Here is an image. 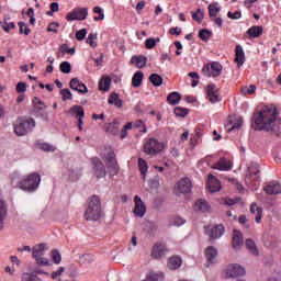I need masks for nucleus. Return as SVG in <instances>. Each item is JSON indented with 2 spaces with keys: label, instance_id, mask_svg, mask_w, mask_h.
Here are the masks:
<instances>
[{
  "label": "nucleus",
  "instance_id": "nucleus-1",
  "mask_svg": "<svg viewBox=\"0 0 281 281\" xmlns=\"http://www.w3.org/2000/svg\"><path fill=\"white\" fill-rule=\"evenodd\" d=\"M255 124L259 131L281 135L280 111H278L276 105L263 106L260 112L255 115Z\"/></svg>",
  "mask_w": 281,
  "mask_h": 281
},
{
  "label": "nucleus",
  "instance_id": "nucleus-2",
  "mask_svg": "<svg viewBox=\"0 0 281 281\" xmlns=\"http://www.w3.org/2000/svg\"><path fill=\"white\" fill-rule=\"evenodd\" d=\"M102 216V202L100 201V196L92 195L88 200V206L85 212L86 221H100Z\"/></svg>",
  "mask_w": 281,
  "mask_h": 281
},
{
  "label": "nucleus",
  "instance_id": "nucleus-3",
  "mask_svg": "<svg viewBox=\"0 0 281 281\" xmlns=\"http://www.w3.org/2000/svg\"><path fill=\"white\" fill-rule=\"evenodd\" d=\"M18 186L20 190H23V192L32 194V192H36V190H38V186H41V176L38 173L24 176L21 178Z\"/></svg>",
  "mask_w": 281,
  "mask_h": 281
},
{
  "label": "nucleus",
  "instance_id": "nucleus-4",
  "mask_svg": "<svg viewBox=\"0 0 281 281\" xmlns=\"http://www.w3.org/2000/svg\"><path fill=\"white\" fill-rule=\"evenodd\" d=\"M34 126H36V122L34 121V119H19L14 124V133L19 137H23V135H27V133H30V131H32Z\"/></svg>",
  "mask_w": 281,
  "mask_h": 281
},
{
  "label": "nucleus",
  "instance_id": "nucleus-5",
  "mask_svg": "<svg viewBox=\"0 0 281 281\" xmlns=\"http://www.w3.org/2000/svg\"><path fill=\"white\" fill-rule=\"evenodd\" d=\"M164 150V143L157 138H146L144 142V153L146 155H157Z\"/></svg>",
  "mask_w": 281,
  "mask_h": 281
},
{
  "label": "nucleus",
  "instance_id": "nucleus-6",
  "mask_svg": "<svg viewBox=\"0 0 281 281\" xmlns=\"http://www.w3.org/2000/svg\"><path fill=\"white\" fill-rule=\"evenodd\" d=\"M222 72H223V66L217 61L206 64L202 68V74L206 78H212V77L216 78V77L221 76Z\"/></svg>",
  "mask_w": 281,
  "mask_h": 281
},
{
  "label": "nucleus",
  "instance_id": "nucleus-7",
  "mask_svg": "<svg viewBox=\"0 0 281 281\" xmlns=\"http://www.w3.org/2000/svg\"><path fill=\"white\" fill-rule=\"evenodd\" d=\"M246 181L247 183H251V181H260V166L258 165V162H251L248 166L246 172Z\"/></svg>",
  "mask_w": 281,
  "mask_h": 281
},
{
  "label": "nucleus",
  "instance_id": "nucleus-8",
  "mask_svg": "<svg viewBox=\"0 0 281 281\" xmlns=\"http://www.w3.org/2000/svg\"><path fill=\"white\" fill-rule=\"evenodd\" d=\"M190 192H192V181H190L189 178L180 179L175 187L177 196H179V194H190Z\"/></svg>",
  "mask_w": 281,
  "mask_h": 281
},
{
  "label": "nucleus",
  "instance_id": "nucleus-9",
  "mask_svg": "<svg viewBox=\"0 0 281 281\" xmlns=\"http://www.w3.org/2000/svg\"><path fill=\"white\" fill-rule=\"evenodd\" d=\"M206 98L211 104H216V102H221V91L218 87L214 83H210L205 88Z\"/></svg>",
  "mask_w": 281,
  "mask_h": 281
},
{
  "label": "nucleus",
  "instance_id": "nucleus-10",
  "mask_svg": "<svg viewBox=\"0 0 281 281\" xmlns=\"http://www.w3.org/2000/svg\"><path fill=\"white\" fill-rule=\"evenodd\" d=\"M89 16V9L78 8L67 14V21H85Z\"/></svg>",
  "mask_w": 281,
  "mask_h": 281
},
{
  "label": "nucleus",
  "instance_id": "nucleus-11",
  "mask_svg": "<svg viewBox=\"0 0 281 281\" xmlns=\"http://www.w3.org/2000/svg\"><path fill=\"white\" fill-rule=\"evenodd\" d=\"M246 271L240 265L231 263L225 269V278H238V276H245Z\"/></svg>",
  "mask_w": 281,
  "mask_h": 281
},
{
  "label": "nucleus",
  "instance_id": "nucleus-12",
  "mask_svg": "<svg viewBox=\"0 0 281 281\" xmlns=\"http://www.w3.org/2000/svg\"><path fill=\"white\" fill-rule=\"evenodd\" d=\"M105 162L110 175L112 177H115V175H117V160H115V153H108V155L105 156Z\"/></svg>",
  "mask_w": 281,
  "mask_h": 281
},
{
  "label": "nucleus",
  "instance_id": "nucleus-13",
  "mask_svg": "<svg viewBox=\"0 0 281 281\" xmlns=\"http://www.w3.org/2000/svg\"><path fill=\"white\" fill-rule=\"evenodd\" d=\"M32 256L34 260H36V263L42 267H48L49 259L43 257L45 256V248H35L33 249Z\"/></svg>",
  "mask_w": 281,
  "mask_h": 281
},
{
  "label": "nucleus",
  "instance_id": "nucleus-14",
  "mask_svg": "<svg viewBox=\"0 0 281 281\" xmlns=\"http://www.w3.org/2000/svg\"><path fill=\"white\" fill-rule=\"evenodd\" d=\"M134 203V215L138 218H144V215L146 214V204H144L139 195H135Z\"/></svg>",
  "mask_w": 281,
  "mask_h": 281
},
{
  "label": "nucleus",
  "instance_id": "nucleus-15",
  "mask_svg": "<svg viewBox=\"0 0 281 281\" xmlns=\"http://www.w3.org/2000/svg\"><path fill=\"white\" fill-rule=\"evenodd\" d=\"M213 170H221L224 172H227L232 170V160L222 157L217 162H215L213 166H211Z\"/></svg>",
  "mask_w": 281,
  "mask_h": 281
},
{
  "label": "nucleus",
  "instance_id": "nucleus-16",
  "mask_svg": "<svg viewBox=\"0 0 281 281\" xmlns=\"http://www.w3.org/2000/svg\"><path fill=\"white\" fill-rule=\"evenodd\" d=\"M263 192H266V194H269V195L281 194V183L278 181L268 182L263 187Z\"/></svg>",
  "mask_w": 281,
  "mask_h": 281
},
{
  "label": "nucleus",
  "instance_id": "nucleus-17",
  "mask_svg": "<svg viewBox=\"0 0 281 281\" xmlns=\"http://www.w3.org/2000/svg\"><path fill=\"white\" fill-rule=\"evenodd\" d=\"M243 126V117L240 116H233L228 120V123L225 125L226 131H238Z\"/></svg>",
  "mask_w": 281,
  "mask_h": 281
},
{
  "label": "nucleus",
  "instance_id": "nucleus-18",
  "mask_svg": "<svg viewBox=\"0 0 281 281\" xmlns=\"http://www.w3.org/2000/svg\"><path fill=\"white\" fill-rule=\"evenodd\" d=\"M92 164L94 166V175L98 177V179H102V177L106 176V169L102 161H100L98 158H93Z\"/></svg>",
  "mask_w": 281,
  "mask_h": 281
},
{
  "label": "nucleus",
  "instance_id": "nucleus-19",
  "mask_svg": "<svg viewBox=\"0 0 281 281\" xmlns=\"http://www.w3.org/2000/svg\"><path fill=\"white\" fill-rule=\"evenodd\" d=\"M170 254V250L168 248L164 247H154L151 249V258L154 260H161V258H166Z\"/></svg>",
  "mask_w": 281,
  "mask_h": 281
},
{
  "label": "nucleus",
  "instance_id": "nucleus-20",
  "mask_svg": "<svg viewBox=\"0 0 281 281\" xmlns=\"http://www.w3.org/2000/svg\"><path fill=\"white\" fill-rule=\"evenodd\" d=\"M70 89L78 91V93H89V89L85 83L80 82L78 78H72L70 80Z\"/></svg>",
  "mask_w": 281,
  "mask_h": 281
},
{
  "label": "nucleus",
  "instance_id": "nucleus-21",
  "mask_svg": "<svg viewBox=\"0 0 281 281\" xmlns=\"http://www.w3.org/2000/svg\"><path fill=\"white\" fill-rule=\"evenodd\" d=\"M207 188L210 192H220L221 181L213 175H210L207 179Z\"/></svg>",
  "mask_w": 281,
  "mask_h": 281
},
{
  "label": "nucleus",
  "instance_id": "nucleus-22",
  "mask_svg": "<svg viewBox=\"0 0 281 281\" xmlns=\"http://www.w3.org/2000/svg\"><path fill=\"white\" fill-rule=\"evenodd\" d=\"M204 256L210 265H214V262H216V258H218V250H216L215 247H209L205 249Z\"/></svg>",
  "mask_w": 281,
  "mask_h": 281
},
{
  "label": "nucleus",
  "instance_id": "nucleus-23",
  "mask_svg": "<svg viewBox=\"0 0 281 281\" xmlns=\"http://www.w3.org/2000/svg\"><path fill=\"white\" fill-rule=\"evenodd\" d=\"M225 234V226H223L222 224H218L216 226H214L210 232H209V236L210 238H212L213 240L216 238H221V236H223Z\"/></svg>",
  "mask_w": 281,
  "mask_h": 281
},
{
  "label": "nucleus",
  "instance_id": "nucleus-24",
  "mask_svg": "<svg viewBox=\"0 0 281 281\" xmlns=\"http://www.w3.org/2000/svg\"><path fill=\"white\" fill-rule=\"evenodd\" d=\"M33 104L37 115H40L41 117H45L44 113L45 109H47V105H45V103H43V101H41V99L36 97L33 99Z\"/></svg>",
  "mask_w": 281,
  "mask_h": 281
},
{
  "label": "nucleus",
  "instance_id": "nucleus-25",
  "mask_svg": "<svg viewBox=\"0 0 281 281\" xmlns=\"http://www.w3.org/2000/svg\"><path fill=\"white\" fill-rule=\"evenodd\" d=\"M132 65H135L137 69H143V67H146V63H148V58L146 56H133L131 59Z\"/></svg>",
  "mask_w": 281,
  "mask_h": 281
},
{
  "label": "nucleus",
  "instance_id": "nucleus-26",
  "mask_svg": "<svg viewBox=\"0 0 281 281\" xmlns=\"http://www.w3.org/2000/svg\"><path fill=\"white\" fill-rule=\"evenodd\" d=\"M235 56L238 67H243V65H245V50H243V46H236Z\"/></svg>",
  "mask_w": 281,
  "mask_h": 281
},
{
  "label": "nucleus",
  "instance_id": "nucleus-27",
  "mask_svg": "<svg viewBox=\"0 0 281 281\" xmlns=\"http://www.w3.org/2000/svg\"><path fill=\"white\" fill-rule=\"evenodd\" d=\"M250 214H255V221L256 223H261L262 221V209L260 206H258V204H256V202H254L250 205Z\"/></svg>",
  "mask_w": 281,
  "mask_h": 281
},
{
  "label": "nucleus",
  "instance_id": "nucleus-28",
  "mask_svg": "<svg viewBox=\"0 0 281 281\" xmlns=\"http://www.w3.org/2000/svg\"><path fill=\"white\" fill-rule=\"evenodd\" d=\"M5 216H8V204L5 201L0 200V229H3V222L5 221Z\"/></svg>",
  "mask_w": 281,
  "mask_h": 281
},
{
  "label": "nucleus",
  "instance_id": "nucleus-29",
  "mask_svg": "<svg viewBox=\"0 0 281 281\" xmlns=\"http://www.w3.org/2000/svg\"><path fill=\"white\" fill-rule=\"evenodd\" d=\"M117 121L106 123L104 125L105 133H109V135H117L120 133V127L117 126Z\"/></svg>",
  "mask_w": 281,
  "mask_h": 281
},
{
  "label": "nucleus",
  "instance_id": "nucleus-30",
  "mask_svg": "<svg viewBox=\"0 0 281 281\" xmlns=\"http://www.w3.org/2000/svg\"><path fill=\"white\" fill-rule=\"evenodd\" d=\"M109 104H113L116 109H122L123 102L120 99V94L112 92L108 99Z\"/></svg>",
  "mask_w": 281,
  "mask_h": 281
},
{
  "label": "nucleus",
  "instance_id": "nucleus-31",
  "mask_svg": "<svg viewBox=\"0 0 281 281\" xmlns=\"http://www.w3.org/2000/svg\"><path fill=\"white\" fill-rule=\"evenodd\" d=\"M181 265H182L181 257L173 256L168 260L167 267L168 269L175 270V269H179Z\"/></svg>",
  "mask_w": 281,
  "mask_h": 281
},
{
  "label": "nucleus",
  "instance_id": "nucleus-32",
  "mask_svg": "<svg viewBox=\"0 0 281 281\" xmlns=\"http://www.w3.org/2000/svg\"><path fill=\"white\" fill-rule=\"evenodd\" d=\"M244 238L240 231H233V247H243Z\"/></svg>",
  "mask_w": 281,
  "mask_h": 281
},
{
  "label": "nucleus",
  "instance_id": "nucleus-33",
  "mask_svg": "<svg viewBox=\"0 0 281 281\" xmlns=\"http://www.w3.org/2000/svg\"><path fill=\"white\" fill-rule=\"evenodd\" d=\"M144 80V72L136 71L132 78V87H142V81Z\"/></svg>",
  "mask_w": 281,
  "mask_h": 281
},
{
  "label": "nucleus",
  "instance_id": "nucleus-34",
  "mask_svg": "<svg viewBox=\"0 0 281 281\" xmlns=\"http://www.w3.org/2000/svg\"><path fill=\"white\" fill-rule=\"evenodd\" d=\"M167 102L172 106H175V104H179V102H181V94H179V92H171L167 97Z\"/></svg>",
  "mask_w": 281,
  "mask_h": 281
},
{
  "label": "nucleus",
  "instance_id": "nucleus-35",
  "mask_svg": "<svg viewBox=\"0 0 281 281\" xmlns=\"http://www.w3.org/2000/svg\"><path fill=\"white\" fill-rule=\"evenodd\" d=\"M247 34L250 36V38H258V36L262 35V26H251L247 31Z\"/></svg>",
  "mask_w": 281,
  "mask_h": 281
},
{
  "label": "nucleus",
  "instance_id": "nucleus-36",
  "mask_svg": "<svg viewBox=\"0 0 281 281\" xmlns=\"http://www.w3.org/2000/svg\"><path fill=\"white\" fill-rule=\"evenodd\" d=\"M195 210L199 212H210V204L205 200H198L195 202Z\"/></svg>",
  "mask_w": 281,
  "mask_h": 281
},
{
  "label": "nucleus",
  "instance_id": "nucleus-37",
  "mask_svg": "<svg viewBox=\"0 0 281 281\" xmlns=\"http://www.w3.org/2000/svg\"><path fill=\"white\" fill-rule=\"evenodd\" d=\"M99 89H100V91H109V89H111V78L103 77L99 81Z\"/></svg>",
  "mask_w": 281,
  "mask_h": 281
},
{
  "label": "nucleus",
  "instance_id": "nucleus-38",
  "mask_svg": "<svg viewBox=\"0 0 281 281\" xmlns=\"http://www.w3.org/2000/svg\"><path fill=\"white\" fill-rule=\"evenodd\" d=\"M36 148L44 150V153H54L56 150V147L48 143H36Z\"/></svg>",
  "mask_w": 281,
  "mask_h": 281
},
{
  "label": "nucleus",
  "instance_id": "nucleus-39",
  "mask_svg": "<svg viewBox=\"0 0 281 281\" xmlns=\"http://www.w3.org/2000/svg\"><path fill=\"white\" fill-rule=\"evenodd\" d=\"M69 113H71V115L75 117H85V109L80 105H74Z\"/></svg>",
  "mask_w": 281,
  "mask_h": 281
},
{
  "label": "nucleus",
  "instance_id": "nucleus-40",
  "mask_svg": "<svg viewBox=\"0 0 281 281\" xmlns=\"http://www.w3.org/2000/svg\"><path fill=\"white\" fill-rule=\"evenodd\" d=\"M149 81L151 82V85H154V87H161V85H164V78H161V76H159L158 74L150 75Z\"/></svg>",
  "mask_w": 281,
  "mask_h": 281
},
{
  "label": "nucleus",
  "instance_id": "nucleus-41",
  "mask_svg": "<svg viewBox=\"0 0 281 281\" xmlns=\"http://www.w3.org/2000/svg\"><path fill=\"white\" fill-rule=\"evenodd\" d=\"M50 258L54 265H60V262H63V255H60V251L57 249L50 251Z\"/></svg>",
  "mask_w": 281,
  "mask_h": 281
},
{
  "label": "nucleus",
  "instance_id": "nucleus-42",
  "mask_svg": "<svg viewBox=\"0 0 281 281\" xmlns=\"http://www.w3.org/2000/svg\"><path fill=\"white\" fill-rule=\"evenodd\" d=\"M218 12H221V7H218V2L216 3H211L209 5V15L211 18L218 16Z\"/></svg>",
  "mask_w": 281,
  "mask_h": 281
},
{
  "label": "nucleus",
  "instance_id": "nucleus-43",
  "mask_svg": "<svg viewBox=\"0 0 281 281\" xmlns=\"http://www.w3.org/2000/svg\"><path fill=\"white\" fill-rule=\"evenodd\" d=\"M138 168L140 170V175H143V179H146V172H148V164L146 162V160L139 158Z\"/></svg>",
  "mask_w": 281,
  "mask_h": 281
},
{
  "label": "nucleus",
  "instance_id": "nucleus-44",
  "mask_svg": "<svg viewBox=\"0 0 281 281\" xmlns=\"http://www.w3.org/2000/svg\"><path fill=\"white\" fill-rule=\"evenodd\" d=\"M98 40V33H90L86 43H88V45H90V47H98V42H95Z\"/></svg>",
  "mask_w": 281,
  "mask_h": 281
},
{
  "label": "nucleus",
  "instance_id": "nucleus-45",
  "mask_svg": "<svg viewBox=\"0 0 281 281\" xmlns=\"http://www.w3.org/2000/svg\"><path fill=\"white\" fill-rule=\"evenodd\" d=\"M212 37V32L207 29L201 30L199 32V38H201V41H204V43H207L209 38Z\"/></svg>",
  "mask_w": 281,
  "mask_h": 281
},
{
  "label": "nucleus",
  "instance_id": "nucleus-46",
  "mask_svg": "<svg viewBox=\"0 0 281 281\" xmlns=\"http://www.w3.org/2000/svg\"><path fill=\"white\" fill-rule=\"evenodd\" d=\"M159 37H157L156 40L153 37H149L145 41V47L146 49H154V47L157 46V44L159 43Z\"/></svg>",
  "mask_w": 281,
  "mask_h": 281
},
{
  "label": "nucleus",
  "instance_id": "nucleus-47",
  "mask_svg": "<svg viewBox=\"0 0 281 281\" xmlns=\"http://www.w3.org/2000/svg\"><path fill=\"white\" fill-rule=\"evenodd\" d=\"M243 95H254L256 93V85L245 86L241 88Z\"/></svg>",
  "mask_w": 281,
  "mask_h": 281
},
{
  "label": "nucleus",
  "instance_id": "nucleus-48",
  "mask_svg": "<svg viewBox=\"0 0 281 281\" xmlns=\"http://www.w3.org/2000/svg\"><path fill=\"white\" fill-rule=\"evenodd\" d=\"M61 74H71V64L69 61H63L59 65Z\"/></svg>",
  "mask_w": 281,
  "mask_h": 281
},
{
  "label": "nucleus",
  "instance_id": "nucleus-49",
  "mask_svg": "<svg viewBox=\"0 0 281 281\" xmlns=\"http://www.w3.org/2000/svg\"><path fill=\"white\" fill-rule=\"evenodd\" d=\"M94 14H99V16H94V21H104V11L100 7L93 8Z\"/></svg>",
  "mask_w": 281,
  "mask_h": 281
},
{
  "label": "nucleus",
  "instance_id": "nucleus-50",
  "mask_svg": "<svg viewBox=\"0 0 281 281\" xmlns=\"http://www.w3.org/2000/svg\"><path fill=\"white\" fill-rule=\"evenodd\" d=\"M203 10L198 9V11L195 13H192V19L193 21H196V23H202L203 22Z\"/></svg>",
  "mask_w": 281,
  "mask_h": 281
},
{
  "label": "nucleus",
  "instance_id": "nucleus-51",
  "mask_svg": "<svg viewBox=\"0 0 281 281\" xmlns=\"http://www.w3.org/2000/svg\"><path fill=\"white\" fill-rule=\"evenodd\" d=\"M18 25L20 27V34H25V36H29L30 32H32L25 22H19Z\"/></svg>",
  "mask_w": 281,
  "mask_h": 281
},
{
  "label": "nucleus",
  "instance_id": "nucleus-52",
  "mask_svg": "<svg viewBox=\"0 0 281 281\" xmlns=\"http://www.w3.org/2000/svg\"><path fill=\"white\" fill-rule=\"evenodd\" d=\"M60 95H61V99L64 100V102L67 100H72V94L69 89H61Z\"/></svg>",
  "mask_w": 281,
  "mask_h": 281
},
{
  "label": "nucleus",
  "instance_id": "nucleus-53",
  "mask_svg": "<svg viewBox=\"0 0 281 281\" xmlns=\"http://www.w3.org/2000/svg\"><path fill=\"white\" fill-rule=\"evenodd\" d=\"M61 54H70V56H74L76 54V48H69L67 44H64L60 46Z\"/></svg>",
  "mask_w": 281,
  "mask_h": 281
},
{
  "label": "nucleus",
  "instance_id": "nucleus-54",
  "mask_svg": "<svg viewBox=\"0 0 281 281\" xmlns=\"http://www.w3.org/2000/svg\"><path fill=\"white\" fill-rule=\"evenodd\" d=\"M175 115L178 117H186V115H188V109L178 106L175 109Z\"/></svg>",
  "mask_w": 281,
  "mask_h": 281
},
{
  "label": "nucleus",
  "instance_id": "nucleus-55",
  "mask_svg": "<svg viewBox=\"0 0 281 281\" xmlns=\"http://www.w3.org/2000/svg\"><path fill=\"white\" fill-rule=\"evenodd\" d=\"M133 128V123L128 122L124 125V128L121 131V139H125L126 135H128L127 131Z\"/></svg>",
  "mask_w": 281,
  "mask_h": 281
},
{
  "label": "nucleus",
  "instance_id": "nucleus-56",
  "mask_svg": "<svg viewBox=\"0 0 281 281\" xmlns=\"http://www.w3.org/2000/svg\"><path fill=\"white\" fill-rule=\"evenodd\" d=\"M87 37V29H81L76 33L77 41H85Z\"/></svg>",
  "mask_w": 281,
  "mask_h": 281
},
{
  "label": "nucleus",
  "instance_id": "nucleus-57",
  "mask_svg": "<svg viewBox=\"0 0 281 281\" xmlns=\"http://www.w3.org/2000/svg\"><path fill=\"white\" fill-rule=\"evenodd\" d=\"M63 273H65V267H59L57 271L52 272L50 278L56 280V278H59V276H63Z\"/></svg>",
  "mask_w": 281,
  "mask_h": 281
},
{
  "label": "nucleus",
  "instance_id": "nucleus-58",
  "mask_svg": "<svg viewBox=\"0 0 281 281\" xmlns=\"http://www.w3.org/2000/svg\"><path fill=\"white\" fill-rule=\"evenodd\" d=\"M15 89L18 93H25L27 91V86L25 82H19Z\"/></svg>",
  "mask_w": 281,
  "mask_h": 281
},
{
  "label": "nucleus",
  "instance_id": "nucleus-59",
  "mask_svg": "<svg viewBox=\"0 0 281 281\" xmlns=\"http://www.w3.org/2000/svg\"><path fill=\"white\" fill-rule=\"evenodd\" d=\"M58 27H60V24H58L57 22H53L48 25L47 30L48 32H54L55 34H57Z\"/></svg>",
  "mask_w": 281,
  "mask_h": 281
},
{
  "label": "nucleus",
  "instance_id": "nucleus-60",
  "mask_svg": "<svg viewBox=\"0 0 281 281\" xmlns=\"http://www.w3.org/2000/svg\"><path fill=\"white\" fill-rule=\"evenodd\" d=\"M227 16H228V19H233L236 21V20L240 19V16H243V14L240 13V11H236L234 13H232V11H228Z\"/></svg>",
  "mask_w": 281,
  "mask_h": 281
},
{
  "label": "nucleus",
  "instance_id": "nucleus-61",
  "mask_svg": "<svg viewBox=\"0 0 281 281\" xmlns=\"http://www.w3.org/2000/svg\"><path fill=\"white\" fill-rule=\"evenodd\" d=\"M173 225H176V227H181V225H186V220H183L182 217H176V220L173 221Z\"/></svg>",
  "mask_w": 281,
  "mask_h": 281
},
{
  "label": "nucleus",
  "instance_id": "nucleus-62",
  "mask_svg": "<svg viewBox=\"0 0 281 281\" xmlns=\"http://www.w3.org/2000/svg\"><path fill=\"white\" fill-rule=\"evenodd\" d=\"M169 34H171L172 36H179L181 34V30L179 27H172L169 30Z\"/></svg>",
  "mask_w": 281,
  "mask_h": 281
},
{
  "label": "nucleus",
  "instance_id": "nucleus-63",
  "mask_svg": "<svg viewBox=\"0 0 281 281\" xmlns=\"http://www.w3.org/2000/svg\"><path fill=\"white\" fill-rule=\"evenodd\" d=\"M4 32H10V30H14L15 25H14V22H11L9 24H4L2 25Z\"/></svg>",
  "mask_w": 281,
  "mask_h": 281
},
{
  "label": "nucleus",
  "instance_id": "nucleus-64",
  "mask_svg": "<svg viewBox=\"0 0 281 281\" xmlns=\"http://www.w3.org/2000/svg\"><path fill=\"white\" fill-rule=\"evenodd\" d=\"M248 251L252 256H258L260 254V250H258V247H248Z\"/></svg>",
  "mask_w": 281,
  "mask_h": 281
}]
</instances>
